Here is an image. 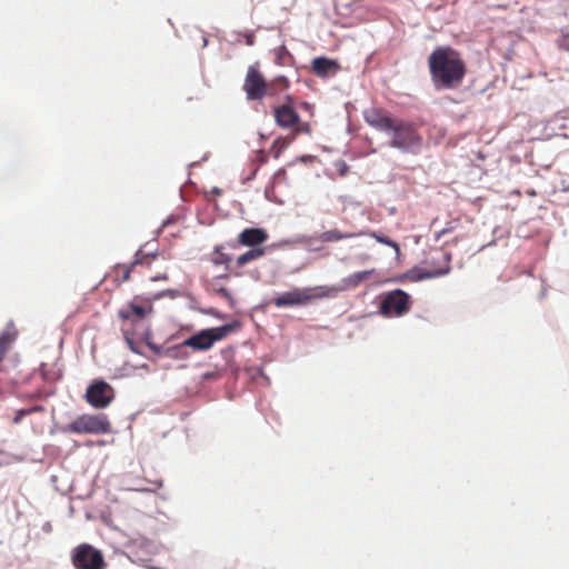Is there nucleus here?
<instances>
[{
  "label": "nucleus",
  "mask_w": 569,
  "mask_h": 569,
  "mask_svg": "<svg viewBox=\"0 0 569 569\" xmlns=\"http://www.w3.org/2000/svg\"><path fill=\"white\" fill-rule=\"evenodd\" d=\"M365 121L390 137L389 146L406 153L418 154L423 147V138L417 124L409 120L392 118L381 108H369L363 111Z\"/></svg>",
  "instance_id": "1"
},
{
  "label": "nucleus",
  "mask_w": 569,
  "mask_h": 569,
  "mask_svg": "<svg viewBox=\"0 0 569 569\" xmlns=\"http://www.w3.org/2000/svg\"><path fill=\"white\" fill-rule=\"evenodd\" d=\"M428 67L438 90L459 87L467 73L461 54L451 47H437L428 58Z\"/></svg>",
  "instance_id": "2"
},
{
  "label": "nucleus",
  "mask_w": 569,
  "mask_h": 569,
  "mask_svg": "<svg viewBox=\"0 0 569 569\" xmlns=\"http://www.w3.org/2000/svg\"><path fill=\"white\" fill-rule=\"evenodd\" d=\"M335 286H318L313 288H293L272 300L278 308L306 306L315 300L332 298L339 292Z\"/></svg>",
  "instance_id": "3"
},
{
  "label": "nucleus",
  "mask_w": 569,
  "mask_h": 569,
  "mask_svg": "<svg viewBox=\"0 0 569 569\" xmlns=\"http://www.w3.org/2000/svg\"><path fill=\"white\" fill-rule=\"evenodd\" d=\"M110 431V422L104 415H81L62 428L64 433L103 435Z\"/></svg>",
  "instance_id": "4"
},
{
  "label": "nucleus",
  "mask_w": 569,
  "mask_h": 569,
  "mask_svg": "<svg viewBox=\"0 0 569 569\" xmlns=\"http://www.w3.org/2000/svg\"><path fill=\"white\" fill-rule=\"evenodd\" d=\"M273 117L276 123L288 129L295 134H310L312 128L309 122L300 120L299 114L290 103H283L273 109Z\"/></svg>",
  "instance_id": "5"
},
{
  "label": "nucleus",
  "mask_w": 569,
  "mask_h": 569,
  "mask_svg": "<svg viewBox=\"0 0 569 569\" xmlns=\"http://www.w3.org/2000/svg\"><path fill=\"white\" fill-rule=\"evenodd\" d=\"M411 308L410 296L401 289L389 291L382 296L379 312L385 317H402Z\"/></svg>",
  "instance_id": "6"
},
{
  "label": "nucleus",
  "mask_w": 569,
  "mask_h": 569,
  "mask_svg": "<svg viewBox=\"0 0 569 569\" xmlns=\"http://www.w3.org/2000/svg\"><path fill=\"white\" fill-rule=\"evenodd\" d=\"M76 569H106L107 563L100 550L89 543L77 546L71 556Z\"/></svg>",
  "instance_id": "7"
},
{
  "label": "nucleus",
  "mask_w": 569,
  "mask_h": 569,
  "mask_svg": "<svg viewBox=\"0 0 569 569\" xmlns=\"http://www.w3.org/2000/svg\"><path fill=\"white\" fill-rule=\"evenodd\" d=\"M232 326L224 325L217 328L201 330L200 332L184 340L183 346L190 347L194 350H208L213 346L216 341L226 338L232 331Z\"/></svg>",
  "instance_id": "8"
},
{
  "label": "nucleus",
  "mask_w": 569,
  "mask_h": 569,
  "mask_svg": "<svg viewBox=\"0 0 569 569\" xmlns=\"http://www.w3.org/2000/svg\"><path fill=\"white\" fill-rule=\"evenodd\" d=\"M243 91L249 101L262 100L269 96L268 81L259 70L258 63L250 66L243 81Z\"/></svg>",
  "instance_id": "9"
},
{
  "label": "nucleus",
  "mask_w": 569,
  "mask_h": 569,
  "mask_svg": "<svg viewBox=\"0 0 569 569\" xmlns=\"http://www.w3.org/2000/svg\"><path fill=\"white\" fill-rule=\"evenodd\" d=\"M114 398L113 388L103 380H94L86 391V400L94 408L108 407Z\"/></svg>",
  "instance_id": "10"
},
{
  "label": "nucleus",
  "mask_w": 569,
  "mask_h": 569,
  "mask_svg": "<svg viewBox=\"0 0 569 569\" xmlns=\"http://www.w3.org/2000/svg\"><path fill=\"white\" fill-rule=\"evenodd\" d=\"M157 258L156 253H148L144 252L142 249H140L136 253V259L130 264H117L113 268L112 276L114 278V281L118 284H121L130 279V273L134 270L137 266H146L149 267L153 262V260Z\"/></svg>",
  "instance_id": "11"
},
{
  "label": "nucleus",
  "mask_w": 569,
  "mask_h": 569,
  "mask_svg": "<svg viewBox=\"0 0 569 569\" xmlns=\"http://www.w3.org/2000/svg\"><path fill=\"white\" fill-rule=\"evenodd\" d=\"M267 239V232L259 228H247L238 237L239 243L248 247L259 246Z\"/></svg>",
  "instance_id": "12"
},
{
  "label": "nucleus",
  "mask_w": 569,
  "mask_h": 569,
  "mask_svg": "<svg viewBox=\"0 0 569 569\" xmlns=\"http://www.w3.org/2000/svg\"><path fill=\"white\" fill-rule=\"evenodd\" d=\"M338 69V63L326 57H318L312 60V71L318 77H327L329 73H336Z\"/></svg>",
  "instance_id": "13"
},
{
  "label": "nucleus",
  "mask_w": 569,
  "mask_h": 569,
  "mask_svg": "<svg viewBox=\"0 0 569 569\" xmlns=\"http://www.w3.org/2000/svg\"><path fill=\"white\" fill-rule=\"evenodd\" d=\"M360 236H365V232L363 231H359V232H342V231H340L338 229H332V230H328V231L322 232L319 236V240L321 242L329 243V242H338V241H341V240H345V239L360 237Z\"/></svg>",
  "instance_id": "14"
},
{
  "label": "nucleus",
  "mask_w": 569,
  "mask_h": 569,
  "mask_svg": "<svg viewBox=\"0 0 569 569\" xmlns=\"http://www.w3.org/2000/svg\"><path fill=\"white\" fill-rule=\"evenodd\" d=\"M150 311L151 307H146L143 305L131 302L128 305L127 308L121 309L119 311V317L126 320L131 319L132 317L137 319H142Z\"/></svg>",
  "instance_id": "15"
},
{
  "label": "nucleus",
  "mask_w": 569,
  "mask_h": 569,
  "mask_svg": "<svg viewBox=\"0 0 569 569\" xmlns=\"http://www.w3.org/2000/svg\"><path fill=\"white\" fill-rule=\"evenodd\" d=\"M443 259H445V267L439 268V269L428 270L423 274H418V276H416V270H412L410 272V278L412 280H421V279H425V278L441 277V276H445V274L449 273L451 257H450V254H445Z\"/></svg>",
  "instance_id": "16"
},
{
  "label": "nucleus",
  "mask_w": 569,
  "mask_h": 569,
  "mask_svg": "<svg viewBox=\"0 0 569 569\" xmlns=\"http://www.w3.org/2000/svg\"><path fill=\"white\" fill-rule=\"evenodd\" d=\"M289 80L284 76H279L268 82L269 96H277L279 92L289 88Z\"/></svg>",
  "instance_id": "17"
},
{
  "label": "nucleus",
  "mask_w": 569,
  "mask_h": 569,
  "mask_svg": "<svg viewBox=\"0 0 569 569\" xmlns=\"http://www.w3.org/2000/svg\"><path fill=\"white\" fill-rule=\"evenodd\" d=\"M264 254V249L262 248H253L248 250L247 252L240 254L237 258V267L241 268L249 263L252 260H256Z\"/></svg>",
  "instance_id": "18"
},
{
  "label": "nucleus",
  "mask_w": 569,
  "mask_h": 569,
  "mask_svg": "<svg viewBox=\"0 0 569 569\" xmlns=\"http://www.w3.org/2000/svg\"><path fill=\"white\" fill-rule=\"evenodd\" d=\"M231 257L222 251V248L217 247L212 253L211 261L214 264H223L226 269H229Z\"/></svg>",
  "instance_id": "19"
},
{
  "label": "nucleus",
  "mask_w": 569,
  "mask_h": 569,
  "mask_svg": "<svg viewBox=\"0 0 569 569\" xmlns=\"http://www.w3.org/2000/svg\"><path fill=\"white\" fill-rule=\"evenodd\" d=\"M363 232H365V234H368V236L375 238L378 242L393 248L397 254L400 253L399 244L396 241L391 240L390 238H388L386 236L378 234L375 231H370V232L363 231Z\"/></svg>",
  "instance_id": "20"
},
{
  "label": "nucleus",
  "mask_w": 569,
  "mask_h": 569,
  "mask_svg": "<svg viewBox=\"0 0 569 569\" xmlns=\"http://www.w3.org/2000/svg\"><path fill=\"white\" fill-rule=\"evenodd\" d=\"M370 271H358L352 273L346 279V282L351 287L359 286L362 281L367 280L370 277Z\"/></svg>",
  "instance_id": "21"
},
{
  "label": "nucleus",
  "mask_w": 569,
  "mask_h": 569,
  "mask_svg": "<svg viewBox=\"0 0 569 569\" xmlns=\"http://www.w3.org/2000/svg\"><path fill=\"white\" fill-rule=\"evenodd\" d=\"M13 340L14 335L9 331H4L0 335V357L8 351Z\"/></svg>",
  "instance_id": "22"
},
{
  "label": "nucleus",
  "mask_w": 569,
  "mask_h": 569,
  "mask_svg": "<svg viewBox=\"0 0 569 569\" xmlns=\"http://www.w3.org/2000/svg\"><path fill=\"white\" fill-rule=\"evenodd\" d=\"M42 410L41 407H33V408H30V409H20L18 411H16V416L13 417V423H19L23 417L32 413V412H36V411H40Z\"/></svg>",
  "instance_id": "23"
},
{
  "label": "nucleus",
  "mask_w": 569,
  "mask_h": 569,
  "mask_svg": "<svg viewBox=\"0 0 569 569\" xmlns=\"http://www.w3.org/2000/svg\"><path fill=\"white\" fill-rule=\"evenodd\" d=\"M557 46L566 51H569V33H562L557 39Z\"/></svg>",
  "instance_id": "24"
},
{
  "label": "nucleus",
  "mask_w": 569,
  "mask_h": 569,
  "mask_svg": "<svg viewBox=\"0 0 569 569\" xmlns=\"http://www.w3.org/2000/svg\"><path fill=\"white\" fill-rule=\"evenodd\" d=\"M212 288H213V290H214L218 295H220V296H221V297H223V298H228V299H229V298L231 297V296H230V292H229V291H228V289H227V288H224V287H217V286H216V283H212Z\"/></svg>",
  "instance_id": "25"
},
{
  "label": "nucleus",
  "mask_w": 569,
  "mask_h": 569,
  "mask_svg": "<svg viewBox=\"0 0 569 569\" xmlns=\"http://www.w3.org/2000/svg\"><path fill=\"white\" fill-rule=\"evenodd\" d=\"M40 372H41V376L44 380H54L56 378L53 376H50L49 372L47 371L46 369V365L42 363L39 368Z\"/></svg>",
  "instance_id": "26"
},
{
  "label": "nucleus",
  "mask_w": 569,
  "mask_h": 569,
  "mask_svg": "<svg viewBox=\"0 0 569 569\" xmlns=\"http://www.w3.org/2000/svg\"><path fill=\"white\" fill-rule=\"evenodd\" d=\"M246 42H247L248 46H252L254 43V36L253 34H248Z\"/></svg>",
  "instance_id": "27"
},
{
  "label": "nucleus",
  "mask_w": 569,
  "mask_h": 569,
  "mask_svg": "<svg viewBox=\"0 0 569 569\" xmlns=\"http://www.w3.org/2000/svg\"><path fill=\"white\" fill-rule=\"evenodd\" d=\"M283 53H288V52H287L286 47L282 46L279 48V58H281V56H283Z\"/></svg>",
  "instance_id": "28"
},
{
  "label": "nucleus",
  "mask_w": 569,
  "mask_h": 569,
  "mask_svg": "<svg viewBox=\"0 0 569 569\" xmlns=\"http://www.w3.org/2000/svg\"><path fill=\"white\" fill-rule=\"evenodd\" d=\"M449 229H443L440 232L437 233V239H439L442 234L447 233Z\"/></svg>",
  "instance_id": "29"
},
{
  "label": "nucleus",
  "mask_w": 569,
  "mask_h": 569,
  "mask_svg": "<svg viewBox=\"0 0 569 569\" xmlns=\"http://www.w3.org/2000/svg\"><path fill=\"white\" fill-rule=\"evenodd\" d=\"M212 191H213L216 194H218V196H219V194H221V190H220V189H218V188H213V190H212Z\"/></svg>",
  "instance_id": "30"
},
{
  "label": "nucleus",
  "mask_w": 569,
  "mask_h": 569,
  "mask_svg": "<svg viewBox=\"0 0 569 569\" xmlns=\"http://www.w3.org/2000/svg\"><path fill=\"white\" fill-rule=\"evenodd\" d=\"M221 278L227 279L228 274H223V276H221ZM218 279H220V277H218Z\"/></svg>",
  "instance_id": "31"
}]
</instances>
